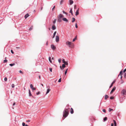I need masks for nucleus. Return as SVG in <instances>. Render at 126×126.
<instances>
[{
	"instance_id": "nucleus-58",
	"label": "nucleus",
	"mask_w": 126,
	"mask_h": 126,
	"mask_svg": "<svg viewBox=\"0 0 126 126\" xmlns=\"http://www.w3.org/2000/svg\"><path fill=\"white\" fill-rule=\"evenodd\" d=\"M39 79H41V77H40V76L39 75Z\"/></svg>"
},
{
	"instance_id": "nucleus-35",
	"label": "nucleus",
	"mask_w": 126,
	"mask_h": 126,
	"mask_svg": "<svg viewBox=\"0 0 126 126\" xmlns=\"http://www.w3.org/2000/svg\"><path fill=\"white\" fill-rule=\"evenodd\" d=\"M11 86H12V88H14L15 87V85H14V84H12V85H11Z\"/></svg>"
},
{
	"instance_id": "nucleus-51",
	"label": "nucleus",
	"mask_w": 126,
	"mask_h": 126,
	"mask_svg": "<svg viewBox=\"0 0 126 126\" xmlns=\"http://www.w3.org/2000/svg\"><path fill=\"white\" fill-rule=\"evenodd\" d=\"M125 99V96H124V97H123L122 98V100H124Z\"/></svg>"
},
{
	"instance_id": "nucleus-11",
	"label": "nucleus",
	"mask_w": 126,
	"mask_h": 126,
	"mask_svg": "<svg viewBox=\"0 0 126 126\" xmlns=\"http://www.w3.org/2000/svg\"><path fill=\"white\" fill-rule=\"evenodd\" d=\"M79 9L78 8V9L76 11V14H75V15L76 16H77L79 14Z\"/></svg>"
},
{
	"instance_id": "nucleus-21",
	"label": "nucleus",
	"mask_w": 126,
	"mask_h": 126,
	"mask_svg": "<svg viewBox=\"0 0 126 126\" xmlns=\"http://www.w3.org/2000/svg\"><path fill=\"white\" fill-rule=\"evenodd\" d=\"M107 120V117H105L103 119V121L105 122Z\"/></svg>"
},
{
	"instance_id": "nucleus-20",
	"label": "nucleus",
	"mask_w": 126,
	"mask_h": 126,
	"mask_svg": "<svg viewBox=\"0 0 126 126\" xmlns=\"http://www.w3.org/2000/svg\"><path fill=\"white\" fill-rule=\"evenodd\" d=\"M56 32H57L56 31H55L53 35V37H52L53 38H54L55 37V35H56Z\"/></svg>"
},
{
	"instance_id": "nucleus-28",
	"label": "nucleus",
	"mask_w": 126,
	"mask_h": 126,
	"mask_svg": "<svg viewBox=\"0 0 126 126\" xmlns=\"http://www.w3.org/2000/svg\"><path fill=\"white\" fill-rule=\"evenodd\" d=\"M51 57H49V61L50 62V63H52V61H51Z\"/></svg>"
},
{
	"instance_id": "nucleus-17",
	"label": "nucleus",
	"mask_w": 126,
	"mask_h": 126,
	"mask_svg": "<svg viewBox=\"0 0 126 126\" xmlns=\"http://www.w3.org/2000/svg\"><path fill=\"white\" fill-rule=\"evenodd\" d=\"M113 121L114 122V126H116L117 123H116V121L115 120H113Z\"/></svg>"
},
{
	"instance_id": "nucleus-3",
	"label": "nucleus",
	"mask_w": 126,
	"mask_h": 126,
	"mask_svg": "<svg viewBox=\"0 0 126 126\" xmlns=\"http://www.w3.org/2000/svg\"><path fill=\"white\" fill-rule=\"evenodd\" d=\"M66 44L67 45L69 46V47H72L73 46V45H72L71 42L68 41H67L66 42Z\"/></svg>"
},
{
	"instance_id": "nucleus-22",
	"label": "nucleus",
	"mask_w": 126,
	"mask_h": 126,
	"mask_svg": "<svg viewBox=\"0 0 126 126\" xmlns=\"http://www.w3.org/2000/svg\"><path fill=\"white\" fill-rule=\"evenodd\" d=\"M15 63H11V64H9V65L11 66H13L15 65Z\"/></svg>"
},
{
	"instance_id": "nucleus-18",
	"label": "nucleus",
	"mask_w": 126,
	"mask_h": 126,
	"mask_svg": "<svg viewBox=\"0 0 126 126\" xmlns=\"http://www.w3.org/2000/svg\"><path fill=\"white\" fill-rule=\"evenodd\" d=\"M50 89H48L47 90V92L46 93V94L48 93L50 91Z\"/></svg>"
},
{
	"instance_id": "nucleus-12",
	"label": "nucleus",
	"mask_w": 126,
	"mask_h": 126,
	"mask_svg": "<svg viewBox=\"0 0 126 126\" xmlns=\"http://www.w3.org/2000/svg\"><path fill=\"white\" fill-rule=\"evenodd\" d=\"M63 20L64 21H66L67 22H68V20L66 18H63Z\"/></svg>"
},
{
	"instance_id": "nucleus-56",
	"label": "nucleus",
	"mask_w": 126,
	"mask_h": 126,
	"mask_svg": "<svg viewBox=\"0 0 126 126\" xmlns=\"http://www.w3.org/2000/svg\"><path fill=\"white\" fill-rule=\"evenodd\" d=\"M16 104V103L15 102H14V103H13V106H14V105H15Z\"/></svg>"
},
{
	"instance_id": "nucleus-43",
	"label": "nucleus",
	"mask_w": 126,
	"mask_h": 126,
	"mask_svg": "<svg viewBox=\"0 0 126 126\" xmlns=\"http://www.w3.org/2000/svg\"><path fill=\"white\" fill-rule=\"evenodd\" d=\"M4 80L5 81H7V78L6 77H5L4 78Z\"/></svg>"
},
{
	"instance_id": "nucleus-27",
	"label": "nucleus",
	"mask_w": 126,
	"mask_h": 126,
	"mask_svg": "<svg viewBox=\"0 0 126 126\" xmlns=\"http://www.w3.org/2000/svg\"><path fill=\"white\" fill-rule=\"evenodd\" d=\"M33 29V26H31L30 28L29 29V31H31Z\"/></svg>"
},
{
	"instance_id": "nucleus-42",
	"label": "nucleus",
	"mask_w": 126,
	"mask_h": 126,
	"mask_svg": "<svg viewBox=\"0 0 126 126\" xmlns=\"http://www.w3.org/2000/svg\"><path fill=\"white\" fill-rule=\"evenodd\" d=\"M75 27L76 28H78V26L77 25V24L76 23L75 24Z\"/></svg>"
},
{
	"instance_id": "nucleus-26",
	"label": "nucleus",
	"mask_w": 126,
	"mask_h": 126,
	"mask_svg": "<svg viewBox=\"0 0 126 126\" xmlns=\"http://www.w3.org/2000/svg\"><path fill=\"white\" fill-rule=\"evenodd\" d=\"M108 97V96L107 95H106L105 96V100H106L107 98Z\"/></svg>"
},
{
	"instance_id": "nucleus-14",
	"label": "nucleus",
	"mask_w": 126,
	"mask_h": 126,
	"mask_svg": "<svg viewBox=\"0 0 126 126\" xmlns=\"http://www.w3.org/2000/svg\"><path fill=\"white\" fill-rule=\"evenodd\" d=\"M56 29V28L54 25L52 26V29L53 30H55Z\"/></svg>"
},
{
	"instance_id": "nucleus-34",
	"label": "nucleus",
	"mask_w": 126,
	"mask_h": 126,
	"mask_svg": "<svg viewBox=\"0 0 126 126\" xmlns=\"http://www.w3.org/2000/svg\"><path fill=\"white\" fill-rule=\"evenodd\" d=\"M114 97L113 96H110V98L111 99H114Z\"/></svg>"
},
{
	"instance_id": "nucleus-64",
	"label": "nucleus",
	"mask_w": 126,
	"mask_h": 126,
	"mask_svg": "<svg viewBox=\"0 0 126 126\" xmlns=\"http://www.w3.org/2000/svg\"><path fill=\"white\" fill-rule=\"evenodd\" d=\"M42 8H43V7H42L41 8V10H42Z\"/></svg>"
},
{
	"instance_id": "nucleus-55",
	"label": "nucleus",
	"mask_w": 126,
	"mask_h": 126,
	"mask_svg": "<svg viewBox=\"0 0 126 126\" xmlns=\"http://www.w3.org/2000/svg\"><path fill=\"white\" fill-rule=\"evenodd\" d=\"M63 11V13H64H64H66V12L64 11L63 10V11Z\"/></svg>"
},
{
	"instance_id": "nucleus-63",
	"label": "nucleus",
	"mask_w": 126,
	"mask_h": 126,
	"mask_svg": "<svg viewBox=\"0 0 126 126\" xmlns=\"http://www.w3.org/2000/svg\"><path fill=\"white\" fill-rule=\"evenodd\" d=\"M25 126H29L27 124H26V125L25 124Z\"/></svg>"
},
{
	"instance_id": "nucleus-53",
	"label": "nucleus",
	"mask_w": 126,
	"mask_h": 126,
	"mask_svg": "<svg viewBox=\"0 0 126 126\" xmlns=\"http://www.w3.org/2000/svg\"><path fill=\"white\" fill-rule=\"evenodd\" d=\"M30 121L29 120H27L26 121V122H30Z\"/></svg>"
},
{
	"instance_id": "nucleus-62",
	"label": "nucleus",
	"mask_w": 126,
	"mask_h": 126,
	"mask_svg": "<svg viewBox=\"0 0 126 126\" xmlns=\"http://www.w3.org/2000/svg\"><path fill=\"white\" fill-rule=\"evenodd\" d=\"M120 101H120V102H121V103H123V100H122V101H121V100H120Z\"/></svg>"
},
{
	"instance_id": "nucleus-9",
	"label": "nucleus",
	"mask_w": 126,
	"mask_h": 126,
	"mask_svg": "<svg viewBox=\"0 0 126 126\" xmlns=\"http://www.w3.org/2000/svg\"><path fill=\"white\" fill-rule=\"evenodd\" d=\"M116 89V87H114L111 90V91L110 92V94H111Z\"/></svg>"
},
{
	"instance_id": "nucleus-41",
	"label": "nucleus",
	"mask_w": 126,
	"mask_h": 126,
	"mask_svg": "<svg viewBox=\"0 0 126 126\" xmlns=\"http://www.w3.org/2000/svg\"><path fill=\"white\" fill-rule=\"evenodd\" d=\"M49 69L50 72H52V69L51 68H49Z\"/></svg>"
},
{
	"instance_id": "nucleus-16",
	"label": "nucleus",
	"mask_w": 126,
	"mask_h": 126,
	"mask_svg": "<svg viewBox=\"0 0 126 126\" xmlns=\"http://www.w3.org/2000/svg\"><path fill=\"white\" fill-rule=\"evenodd\" d=\"M29 16V15L28 14H27L24 17L25 19H26Z\"/></svg>"
},
{
	"instance_id": "nucleus-38",
	"label": "nucleus",
	"mask_w": 126,
	"mask_h": 126,
	"mask_svg": "<svg viewBox=\"0 0 126 126\" xmlns=\"http://www.w3.org/2000/svg\"><path fill=\"white\" fill-rule=\"evenodd\" d=\"M55 6L54 5L52 9V11H53L54 10V9L55 8Z\"/></svg>"
},
{
	"instance_id": "nucleus-54",
	"label": "nucleus",
	"mask_w": 126,
	"mask_h": 126,
	"mask_svg": "<svg viewBox=\"0 0 126 126\" xmlns=\"http://www.w3.org/2000/svg\"><path fill=\"white\" fill-rule=\"evenodd\" d=\"M67 73V71H65V72H64V74H65V75Z\"/></svg>"
},
{
	"instance_id": "nucleus-15",
	"label": "nucleus",
	"mask_w": 126,
	"mask_h": 126,
	"mask_svg": "<svg viewBox=\"0 0 126 126\" xmlns=\"http://www.w3.org/2000/svg\"><path fill=\"white\" fill-rule=\"evenodd\" d=\"M74 113V111L73 109L72 108H71L70 110V113L71 114H72Z\"/></svg>"
},
{
	"instance_id": "nucleus-29",
	"label": "nucleus",
	"mask_w": 126,
	"mask_h": 126,
	"mask_svg": "<svg viewBox=\"0 0 126 126\" xmlns=\"http://www.w3.org/2000/svg\"><path fill=\"white\" fill-rule=\"evenodd\" d=\"M63 0H61L60 2V4L61 5L63 3Z\"/></svg>"
},
{
	"instance_id": "nucleus-32",
	"label": "nucleus",
	"mask_w": 126,
	"mask_h": 126,
	"mask_svg": "<svg viewBox=\"0 0 126 126\" xmlns=\"http://www.w3.org/2000/svg\"><path fill=\"white\" fill-rule=\"evenodd\" d=\"M61 81V79L60 78L58 82H60Z\"/></svg>"
},
{
	"instance_id": "nucleus-52",
	"label": "nucleus",
	"mask_w": 126,
	"mask_h": 126,
	"mask_svg": "<svg viewBox=\"0 0 126 126\" xmlns=\"http://www.w3.org/2000/svg\"><path fill=\"white\" fill-rule=\"evenodd\" d=\"M19 72L21 73H23V72L21 71V70H20L19 71Z\"/></svg>"
},
{
	"instance_id": "nucleus-1",
	"label": "nucleus",
	"mask_w": 126,
	"mask_h": 126,
	"mask_svg": "<svg viewBox=\"0 0 126 126\" xmlns=\"http://www.w3.org/2000/svg\"><path fill=\"white\" fill-rule=\"evenodd\" d=\"M69 110H68L66 109H65L63 112V117H64V119L66 118L68 115V112Z\"/></svg>"
},
{
	"instance_id": "nucleus-47",
	"label": "nucleus",
	"mask_w": 126,
	"mask_h": 126,
	"mask_svg": "<svg viewBox=\"0 0 126 126\" xmlns=\"http://www.w3.org/2000/svg\"><path fill=\"white\" fill-rule=\"evenodd\" d=\"M102 111L104 112H106V111L105 109H103Z\"/></svg>"
},
{
	"instance_id": "nucleus-31",
	"label": "nucleus",
	"mask_w": 126,
	"mask_h": 126,
	"mask_svg": "<svg viewBox=\"0 0 126 126\" xmlns=\"http://www.w3.org/2000/svg\"><path fill=\"white\" fill-rule=\"evenodd\" d=\"M7 62V60L6 59H5L3 61V62L4 63Z\"/></svg>"
},
{
	"instance_id": "nucleus-10",
	"label": "nucleus",
	"mask_w": 126,
	"mask_h": 126,
	"mask_svg": "<svg viewBox=\"0 0 126 126\" xmlns=\"http://www.w3.org/2000/svg\"><path fill=\"white\" fill-rule=\"evenodd\" d=\"M65 64H63L62 65V67L63 68H62L61 66H60V67L61 69L63 70V68H65Z\"/></svg>"
},
{
	"instance_id": "nucleus-60",
	"label": "nucleus",
	"mask_w": 126,
	"mask_h": 126,
	"mask_svg": "<svg viewBox=\"0 0 126 126\" xmlns=\"http://www.w3.org/2000/svg\"><path fill=\"white\" fill-rule=\"evenodd\" d=\"M16 48H18V49H19V48H20V47H16Z\"/></svg>"
},
{
	"instance_id": "nucleus-2",
	"label": "nucleus",
	"mask_w": 126,
	"mask_h": 126,
	"mask_svg": "<svg viewBox=\"0 0 126 126\" xmlns=\"http://www.w3.org/2000/svg\"><path fill=\"white\" fill-rule=\"evenodd\" d=\"M63 17V15L61 14H60L58 17V21L61 22L62 21L61 18Z\"/></svg>"
},
{
	"instance_id": "nucleus-4",
	"label": "nucleus",
	"mask_w": 126,
	"mask_h": 126,
	"mask_svg": "<svg viewBox=\"0 0 126 126\" xmlns=\"http://www.w3.org/2000/svg\"><path fill=\"white\" fill-rule=\"evenodd\" d=\"M121 93L123 95H126V90L125 89H123L121 92Z\"/></svg>"
},
{
	"instance_id": "nucleus-61",
	"label": "nucleus",
	"mask_w": 126,
	"mask_h": 126,
	"mask_svg": "<svg viewBox=\"0 0 126 126\" xmlns=\"http://www.w3.org/2000/svg\"><path fill=\"white\" fill-rule=\"evenodd\" d=\"M76 5H75L74 8L75 9H76Z\"/></svg>"
},
{
	"instance_id": "nucleus-59",
	"label": "nucleus",
	"mask_w": 126,
	"mask_h": 126,
	"mask_svg": "<svg viewBox=\"0 0 126 126\" xmlns=\"http://www.w3.org/2000/svg\"><path fill=\"white\" fill-rule=\"evenodd\" d=\"M121 76V77H120V79H122V75H120Z\"/></svg>"
},
{
	"instance_id": "nucleus-39",
	"label": "nucleus",
	"mask_w": 126,
	"mask_h": 126,
	"mask_svg": "<svg viewBox=\"0 0 126 126\" xmlns=\"http://www.w3.org/2000/svg\"><path fill=\"white\" fill-rule=\"evenodd\" d=\"M69 12L70 13H71L72 12V9L71 8L69 11Z\"/></svg>"
},
{
	"instance_id": "nucleus-57",
	"label": "nucleus",
	"mask_w": 126,
	"mask_h": 126,
	"mask_svg": "<svg viewBox=\"0 0 126 126\" xmlns=\"http://www.w3.org/2000/svg\"><path fill=\"white\" fill-rule=\"evenodd\" d=\"M111 126H113V123H112L111 124Z\"/></svg>"
},
{
	"instance_id": "nucleus-5",
	"label": "nucleus",
	"mask_w": 126,
	"mask_h": 126,
	"mask_svg": "<svg viewBox=\"0 0 126 126\" xmlns=\"http://www.w3.org/2000/svg\"><path fill=\"white\" fill-rule=\"evenodd\" d=\"M59 36L58 35H56L55 37V40L57 42L59 41Z\"/></svg>"
},
{
	"instance_id": "nucleus-33",
	"label": "nucleus",
	"mask_w": 126,
	"mask_h": 126,
	"mask_svg": "<svg viewBox=\"0 0 126 126\" xmlns=\"http://www.w3.org/2000/svg\"><path fill=\"white\" fill-rule=\"evenodd\" d=\"M40 93H40V92H38L36 93V94L37 95H38L40 94Z\"/></svg>"
},
{
	"instance_id": "nucleus-24",
	"label": "nucleus",
	"mask_w": 126,
	"mask_h": 126,
	"mask_svg": "<svg viewBox=\"0 0 126 126\" xmlns=\"http://www.w3.org/2000/svg\"><path fill=\"white\" fill-rule=\"evenodd\" d=\"M77 36H76L75 37L73 40V42H74L75 41V40L77 39Z\"/></svg>"
},
{
	"instance_id": "nucleus-45",
	"label": "nucleus",
	"mask_w": 126,
	"mask_h": 126,
	"mask_svg": "<svg viewBox=\"0 0 126 126\" xmlns=\"http://www.w3.org/2000/svg\"><path fill=\"white\" fill-rule=\"evenodd\" d=\"M124 77L126 78V72L125 73L124 75Z\"/></svg>"
},
{
	"instance_id": "nucleus-37",
	"label": "nucleus",
	"mask_w": 126,
	"mask_h": 126,
	"mask_svg": "<svg viewBox=\"0 0 126 126\" xmlns=\"http://www.w3.org/2000/svg\"><path fill=\"white\" fill-rule=\"evenodd\" d=\"M56 19H55L54 21L53 22V24L54 25L55 23H56Z\"/></svg>"
},
{
	"instance_id": "nucleus-30",
	"label": "nucleus",
	"mask_w": 126,
	"mask_h": 126,
	"mask_svg": "<svg viewBox=\"0 0 126 126\" xmlns=\"http://www.w3.org/2000/svg\"><path fill=\"white\" fill-rule=\"evenodd\" d=\"M113 110L112 109H111L110 108H109V112H110L111 111V110Z\"/></svg>"
},
{
	"instance_id": "nucleus-8",
	"label": "nucleus",
	"mask_w": 126,
	"mask_h": 126,
	"mask_svg": "<svg viewBox=\"0 0 126 126\" xmlns=\"http://www.w3.org/2000/svg\"><path fill=\"white\" fill-rule=\"evenodd\" d=\"M30 87L33 90H36V88H35L33 87V86L32 84H30Z\"/></svg>"
},
{
	"instance_id": "nucleus-7",
	"label": "nucleus",
	"mask_w": 126,
	"mask_h": 126,
	"mask_svg": "<svg viewBox=\"0 0 126 126\" xmlns=\"http://www.w3.org/2000/svg\"><path fill=\"white\" fill-rule=\"evenodd\" d=\"M51 47L53 50H54L56 48V47L53 44H52L51 45Z\"/></svg>"
},
{
	"instance_id": "nucleus-6",
	"label": "nucleus",
	"mask_w": 126,
	"mask_h": 126,
	"mask_svg": "<svg viewBox=\"0 0 126 126\" xmlns=\"http://www.w3.org/2000/svg\"><path fill=\"white\" fill-rule=\"evenodd\" d=\"M63 62L64 63V64H65L66 65H68V63L67 61L66 62L64 59H63L62 60Z\"/></svg>"
},
{
	"instance_id": "nucleus-44",
	"label": "nucleus",
	"mask_w": 126,
	"mask_h": 126,
	"mask_svg": "<svg viewBox=\"0 0 126 126\" xmlns=\"http://www.w3.org/2000/svg\"><path fill=\"white\" fill-rule=\"evenodd\" d=\"M58 62L59 63H61V59H58Z\"/></svg>"
},
{
	"instance_id": "nucleus-50",
	"label": "nucleus",
	"mask_w": 126,
	"mask_h": 126,
	"mask_svg": "<svg viewBox=\"0 0 126 126\" xmlns=\"http://www.w3.org/2000/svg\"><path fill=\"white\" fill-rule=\"evenodd\" d=\"M126 71V68H125L123 71V72L124 73Z\"/></svg>"
},
{
	"instance_id": "nucleus-49",
	"label": "nucleus",
	"mask_w": 126,
	"mask_h": 126,
	"mask_svg": "<svg viewBox=\"0 0 126 126\" xmlns=\"http://www.w3.org/2000/svg\"><path fill=\"white\" fill-rule=\"evenodd\" d=\"M112 86L113 85L112 84H111L110 87V88H111L112 87Z\"/></svg>"
},
{
	"instance_id": "nucleus-48",
	"label": "nucleus",
	"mask_w": 126,
	"mask_h": 126,
	"mask_svg": "<svg viewBox=\"0 0 126 126\" xmlns=\"http://www.w3.org/2000/svg\"><path fill=\"white\" fill-rule=\"evenodd\" d=\"M46 45L47 46L48 45V41H47L46 43Z\"/></svg>"
},
{
	"instance_id": "nucleus-23",
	"label": "nucleus",
	"mask_w": 126,
	"mask_h": 126,
	"mask_svg": "<svg viewBox=\"0 0 126 126\" xmlns=\"http://www.w3.org/2000/svg\"><path fill=\"white\" fill-rule=\"evenodd\" d=\"M72 22L73 23V22H74V21H75V19L74 17H73L72 18Z\"/></svg>"
},
{
	"instance_id": "nucleus-40",
	"label": "nucleus",
	"mask_w": 126,
	"mask_h": 126,
	"mask_svg": "<svg viewBox=\"0 0 126 126\" xmlns=\"http://www.w3.org/2000/svg\"><path fill=\"white\" fill-rule=\"evenodd\" d=\"M116 81V80H114L113 81V82H112V83H111V84H112V85Z\"/></svg>"
},
{
	"instance_id": "nucleus-46",
	"label": "nucleus",
	"mask_w": 126,
	"mask_h": 126,
	"mask_svg": "<svg viewBox=\"0 0 126 126\" xmlns=\"http://www.w3.org/2000/svg\"><path fill=\"white\" fill-rule=\"evenodd\" d=\"M11 53L12 54H13L14 53V52H13V50H12V49L11 50Z\"/></svg>"
},
{
	"instance_id": "nucleus-25",
	"label": "nucleus",
	"mask_w": 126,
	"mask_h": 126,
	"mask_svg": "<svg viewBox=\"0 0 126 126\" xmlns=\"http://www.w3.org/2000/svg\"><path fill=\"white\" fill-rule=\"evenodd\" d=\"M122 72L123 71L122 70L120 72L119 75H122L123 74V73H122Z\"/></svg>"
},
{
	"instance_id": "nucleus-19",
	"label": "nucleus",
	"mask_w": 126,
	"mask_h": 126,
	"mask_svg": "<svg viewBox=\"0 0 126 126\" xmlns=\"http://www.w3.org/2000/svg\"><path fill=\"white\" fill-rule=\"evenodd\" d=\"M29 96H32V94L31 93V92L30 89L29 90Z\"/></svg>"
},
{
	"instance_id": "nucleus-36",
	"label": "nucleus",
	"mask_w": 126,
	"mask_h": 126,
	"mask_svg": "<svg viewBox=\"0 0 126 126\" xmlns=\"http://www.w3.org/2000/svg\"><path fill=\"white\" fill-rule=\"evenodd\" d=\"M25 123L24 122H23L22 123V126H25Z\"/></svg>"
},
{
	"instance_id": "nucleus-13",
	"label": "nucleus",
	"mask_w": 126,
	"mask_h": 126,
	"mask_svg": "<svg viewBox=\"0 0 126 126\" xmlns=\"http://www.w3.org/2000/svg\"><path fill=\"white\" fill-rule=\"evenodd\" d=\"M69 3L70 5L72 4L73 3V1L72 0H69Z\"/></svg>"
}]
</instances>
